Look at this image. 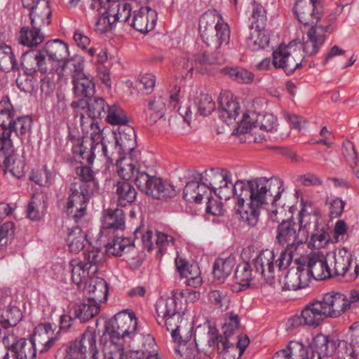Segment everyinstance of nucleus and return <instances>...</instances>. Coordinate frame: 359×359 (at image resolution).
<instances>
[{
  "instance_id": "obj_31",
  "label": "nucleus",
  "mask_w": 359,
  "mask_h": 359,
  "mask_svg": "<svg viewBox=\"0 0 359 359\" xmlns=\"http://www.w3.org/2000/svg\"><path fill=\"white\" fill-rule=\"evenodd\" d=\"M156 311L157 313L156 320L160 325H161L160 319L182 312V305L178 303V299L175 294L166 299H160L156 303Z\"/></svg>"
},
{
  "instance_id": "obj_58",
  "label": "nucleus",
  "mask_w": 359,
  "mask_h": 359,
  "mask_svg": "<svg viewBox=\"0 0 359 359\" xmlns=\"http://www.w3.org/2000/svg\"><path fill=\"white\" fill-rule=\"evenodd\" d=\"M39 50L27 51L21 58V67L25 74L32 76L37 71L39 72Z\"/></svg>"
},
{
  "instance_id": "obj_33",
  "label": "nucleus",
  "mask_w": 359,
  "mask_h": 359,
  "mask_svg": "<svg viewBox=\"0 0 359 359\" xmlns=\"http://www.w3.org/2000/svg\"><path fill=\"white\" fill-rule=\"evenodd\" d=\"M224 178L221 180V184L217 185L215 189V194L221 199L227 201L233 196H236L238 201H239V194L237 189V185L240 181L243 180H238L234 183L232 181V173L230 170L224 175Z\"/></svg>"
},
{
  "instance_id": "obj_27",
  "label": "nucleus",
  "mask_w": 359,
  "mask_h": 359,
  "mask_svg": "<svg viewBox=\"0 0 359 359\" xmlns=\"http://www.w3.org/2000/svg\"><path fill=\"white\" fill-rule=\"evenodd\" d=\"M302 313L304 324L312 327H318L327 318L319 299L313 300L306 304Z\"/></svg>"
},
{
  "instance_id": "obj_6",
  "label": "nucleus",
  "mask_w": 359,
  "mask_h": 359,
  "mask_svg": "<svg viewBox=\"0 0 359 359\" xmlns=\"http://www.w3.org/2000/svg\"><path fill=\"white\" fill-rule=\"evenodd\" d=\"M137 326V319L133 313L120 312L115 315L111 324L106 326L101 336V341H103L108 337L123 339L126 336L134 334Z\"/></svg>"
},
{
  "instance_id": "obj_48",
  "label": "nucleus",
  "mask_w": 359,
  "mask_h": 359,
  "mask_svg": "<svg viewBox=\"0 0 359 359\" xmlns=\"http://www.w3.org/2000/svg\"><path fill=\"white\" fill-rule=\"evenodd\" d=\"M227 170L221 168H211L198 174L196 179L214 191L217 186L221 184V180L224 177V175Z\"/></svg>"
},
{
  "instance_id": "obj_9",
  "label": "nucleus",
  "mask_w": 359,
  "mask_h": 359,
  "mask_svg": "<svg viewBox=\"0 0 359 359\" xmlns=\"http://www.w3.org/2000/svg\"><path fill=\"white\" fill-rule=\"evenodd\" d=\"M84 260H72L70 262L72 279L74 284L80 285L86 282L88 277L97 273V263L101 259L100 251L90 250L84 253Z\"/></svg>"
},
{
  "instance_id": "obj_37",
  "label": "nucleus",
  "mask_w": 359,
  "mask_h": 359,
  "mask_svg": "<svg viewBox=\"0 0 359 359\" xmlns=\"http://www.w3.org/2000/svg\"><path fill=\"white\" fill-rule=\"evenodd\" d=\"M219 118L228 125L236 121L240 110L239 103L233 100V97L222 98L219 107Z\"/></svg>"
},
{
  "instance_id": "obj_41",
  "label": "nucleus",
  "mask_w": 359,
  "mask_h": 359,
  "mask_svg": "<svg viewBox=\"0 0 359 359\" xmlns=\"http://www.w3.org/2000/svg\"><path fill=\"white\" fill-rule=\"evenodd\" d=\"M76 344L88 353L93 359H96L98 354L97 348V334L92 328L86 329L79 339L75 340Z\"/></svg>"
},
{
  "instance_id": "obj_60",
  "label": "nucleus",
  "mask_w": 359,
  "mask_h": 359,
  "mask_svg": "<svg viewBox=\"0 0 359 359\" xmlns=\"http://www.w3.org/2000/svg\"><path fill=\"white\" fill-rule=\"evenodd\" d=\"M83 57L78 55L70 59L65 60L61 65L60 74H63L69 71L72 74L73 79L74 76H77V74H84L83 72Z\"/></svg>"
},
{
  "instance_id": "obj_21",
  "label": "nucleus",
  "mask_w": 359,
  "mask_h": 359,
  "mask_svg": "<svg viewBox=\"0 0 359 359\" xmlns=\"http://www.w3.org/2000/svg\"><path fill=\"white\" fill-rule=\"evenodd\" d=\"M157 13L149 7H141L134 15L130 25L141 33L151 31L156 25Z\"/></svg>"
},
{
  "instance_id": "obj_54",
  "label": "nucleus",
  "mask_w": 359,
  "mask_h": 359,
  "mask_svg": "<svg viewBox=\"0 0 359 359\" xmlns=\"http://www.w3.org/2000/svg\"><path fill=\"white\" fill-rule=\"evenodd\" d=\"M86 241V235L85 233L80 227L75 226L69 232L66 241L69 250L76 254L84 248Z\"/></svg>"
},
{
  "instance_id": "obj_4",
  "label": "nucleus",
  "mask_w": 359,
  "mask_h": 359,
  "mask_svg": "<svg viewBox=\"0 0 359 359\" xmlns=\"http://www.w3.org/2000/svg\"><path fill=\"white\" fill-rule=\"evenodd\" d=\"M295 45V41L287 46L280 44L273 52L272 64L275 68H281L286 74H290L302 67L304 55L301 46L296 48Z\"/></svg>"
},
{
  "instance_id": "obj_16",
  "label": "nucleus",
  "mask_w": 359,
  "mask_h": 359,
  "mask_svg": "<svg viewBox=\"0 0 359 359\" xmlns=\"http://www.w3.org/2000/svg\"><path fill=\"white\" fill-rule=\"evenodd\" d=\"M254 117L257 118L256 114H252L250 116L248 114H244L241 121L238 129L242 133H250L253 128H259L261 130H264L266 133L272 132L276 130L277 126L276 118L271 114H266L260 116L259 119L254 121Z\"/></svg>"
},
{
  "instance_id": "obj_29",
  "label": "nucleus",
  "mask_w": 359,
  "mask_h": 359,
  "mask_svg": "<svg viewBox=\"0 0 359 359\" xmlns=\"http://www.w3.org/2000/svg\"><path fill=\"white\" fill-rule=\"evenodd\" d=\"M42 29L34 25L31 27H22L18 34V41L19 43L28 48H35L44 41V34Z\"/></svg>"
},
{
  "instance_id": "obj_52",
  "label": "nucleus",
  "mask_w": 359,
  "mask_h": 359,
  "mask_svg": "<svg viewBox=\"0 0 359 359\" xmlns=\"http://www.w3.org/2000/svg\"><path fill=\"white\" fill-rule=\"evenodd\" d=\"M0 70L5 72L18 70V64L11 48L0 45Z\"/></svg>"
},
{
  "instance_id": "obj_13",
  "label": "nucleus",
  "mask_w": 359,
  "mask_h": 359,
  "mask_svg": "<svg viewBox=\"0 0 359 359\" xmlns=\"http://www.w3.org/2000/svg\"><path fill=\"white\" fill-rule=\"evenodd\" d=\"M295 266L289 269L283 280L281 281L282 290H297L309 286L311 282L309 272L299 258L295 259Z\"/></svg>"
},
{
  "instance_id": "obj_23",
  "label": "nucleus",
  "mask_w": 359,
  "mask_h": 359,
  "mask_svg": "<svg viewBox=\"0 0 359 359\" xmlns=\"http://www.w3.org/2000/svg\"><path fill=\"white\" fill-rule=\"evenodd\" d=\"M115 149L118 155L130 153L136 146L135 130L130 126L118 127L114 131Z\"/></svg>"
},
{
  "instance_id": "obj_10",
  "label": "nucleus",
  "mask_w": 359,
  "mask_h": 359,
  "mask_svg": "<svg viewBox=\"0 0 359 359\" xmlns=\"http://www.w3.org/2000/svg\"><path fill=\"white\" fill-rule=\"evenodd\" d=\"M97 149L101 150L108 163H113L114 161L113 154H109L107 145L105 143L92 144L87 138H83L79 144L74 145L72 148L74 157L79 161L81 164L88 165L93 164Z\"/></svg>"
},
{
  "instance_id": "obj_62",
  "label": "nucleus",
  "mask_w": 359,
  "mask_h": 359,
  "mask_svg": "<svg viewBox=\"0 0 359 359\" xmlns=\"http://www.w3.org/2000/svg\"><path fill=\"white\" fill-rule=\"evenodd\" d=\"M217 16L214 12H205L199 20V31L201 32V38L204 36V33L208 34L210 32L215 29L216 25L221 22L217 20Z\"/></svg>"
},
{
  "instance_id": "obj_22",
  "label": "nucleus",
  "mask_w": 359,
  "mask_h": 359,
  "mask_svg": "<svg viewBox=\"0 0 359 359\" xmlns=\"http://www.w3.org/2000/svg\"><path fill=\"white\" fill-rule=\"evenodd\" d=\"M107 0L104 2L103 0H92L90 8L96 10L98 13V18L95 25V30L100 34L105 33L112 29L116 24L112 18V13L109 11V6L106 7Z\"/></svg>"
},
{
  "instance_id": "obj_40",
  "label": "nucleus",
  "mask_w": 359,
  "mask_h": 359,
  "mask_svg": "<svg viewBox=\"0 0 359 359\" xmlns=\"http://www.w3.org/2000/svg\"><path fill=\"white\" fill-rule=\"evenodd\" d=\"M47 198L41 192L33 194L27 205V217L32 221L39 220L46 209Z\"/></svg>"
},
{
  "instance_id": "obj_36",
  "label": "nucleus",
  "mask_w": 359,
  "mask_h": 359,
  "mask_svg": "<svg viewBox=\"0 0 359 359\" xmlns=\"http://www.w3.org/2000/svg\"><path fill=\"white\" fill-rule=\"evenodd\" d=\"M41 50L43 53L52 59L53 58L60 65L69 55L67 44L60 39L46 42Z\"/></svg>"
},
{
  "instance_id": "obj_8",
  "label": "nucleus",
  "mask_w": 359,
  "mask_h": 359,
  "mask_svg": "<svg viewBox=\"0 0 359 359\" xmlns=\"http://www.w3.org/2000/svg\"><path fill=\"white\" fill-rule=\"evenodd\" d=\"M299 262L306 267L311 280L312 278L317 280L332 278L330 261L327 260V253L325 255L321 251L313 252L299 257Z\"/></svg>"
},
{
  "instance_id": "obj_35",
  "label": "nucleus",
  "mask_w": 359,
  "mask_h": 359,
  "mask_svg": "<svg viewBox=\"0 0 359 359\" xmlns=\"http://www.w3.org/2000/svg\"><path fill=\"white\" fill-rule=\"evenodd\" d=\"M52 11L49 3L46 0L41 1L38 6L30 11L31 25H36L43 29L50 23Z\"/></svg>"
},
{
  "instance_id": "obj_53",
  "label": "nucleus",
  "mask_w": 359,
  "mask_h": 359,
  "mask_svg": "<svg viewBox=\"0 0 359 359\" xmlns=\"http://www.w3.org/2000/svg\"><path fill=\"white\" fill-rule=\"evenodd\" d=\"M103 225L106 229H124L125 215L122 209H109L104 217Z\"/></svg>"
},
{
  "instance_id": "obj_17",
  "label": "nucleus",
  "mask_w": 359,
  "mask_h": 359,
  "mask_svg": "<svg viewBox=\"0 0 359 359\" xmlns=\"http://www.w3.org/2000/svg\"><path fill=\"white\" fill-rule=\"evenodd\" d=\"M330 29V25H313L309 29L306 35L307 40L301 44V48L308 56L316 55L325 41L327 32Z\"/></svg>"
},
{
  "instance_id": "obj_25",
  "label": "nucleus",
  "mask_w": 359,
  "mask_h": 359,
  "mask_svg": "<svg viewBox=\"0 0 359 359\" xmlns=\"http://www.w3.org/2000/svg\"><path fill=\"white\" fill-rule=\"evenodd\" d=\"M191 332L192 330L190 331V336L187 339L179 337L177 340H173L175 343L178 344L175 348V353L179 354L183 359H194L198 351H203L205 353L209 351L208 349L205 348V346H208V343L203 346L202 342L201 341V344H199L196 338L194 339L195 342L191 341L192 337Z\"/></svg>"
},
{
  "instance_id": "obj_12",
  "label": "nucleus",
  "mask_w": 359,
  "mask_h": 359,
  "mask_svg": "<svg viewBox=\"0 0 359 359\" xmlns=\"http://www.w3.org/2000/svg\"><path fill=\"white\" fill-rule=\"evenodd\" d=\"M319 301L327 318H339L348 310L347 295L340 292H327Z\"/></svg>"
},
{
  "instance_id": "obj_11",
  "label": "nucleus",
  "mask_w": 359,
  "mask_h": 359,
  "mask_svg": "<svg viewBox=\"0 0 359 359\" xmlns=\"http://www.w3.org/2000/svg\"><path fill=\"white\" fill-rule=\"evenodd\" d=\"M293 10L299 22L306 26L318 25V22L323 14V6L319 0H299Z\"/></svg>"
},
{
  "instance_id": "obj_1",
  "label": "nucleus",
  "mask_w": 359,
  "mask_h": 359,
  "mask_svg": "<svg viewBox=\"0 0 359 359\" xmlns=\"http://www.w3.org/2000/svg\"><path fill=\"white\" fill-rule=\"evenodd\" d=\"M283 182L279 178L259 177L243 180L237 185L239 201L237 214L248 225L257 224L260 210L266 209L269 201L276 202L283 191Z\"/></svg>"
},
{
  "instance_id": "obj_18",
  "label": "nucleus",
  "mask_w": 359,
  "mask_h": 359,
  "mask_svg": "<svg viewBox=\"0 0 359 359\" xmlns=\"http://www.w3.org/2000/svg\"><path fill=\"white\" fill-rule=\"evenodd\" d=\"M3 343L8 347V349L13 352L16 359H34L37 350L25 338L16 340L14 334H9L4 337Z\"/></svg>"
},
{
  "instance_id": "obj_50",
  "label": "nucleus",
  "mask_w": 359,
  "mask_h": 359,
  "mask_svg": "<svg viewBox=\"0 0 359 359\" xmlns=\"http://www.w3.org/2000/svg\"><path fill=\"white\" fill-rule=\"evenodd\" d=\"M320 215H318V224L316 226L311 225L309 230L311 234L309 247L319 249L324 248L329 241V235L323 227H320Z\"/></svg>"
},
{
  "instance_id": "obj_59",
  "label": "nucleus",
  "mask_w": 359,
  "mask_h": 359,
  "mask_svg": "<svg viewBox=\"0 0 359 359\" xmlns=\"http://www.w3.org/2000/svg\"><path fill=\"white\" fill-rule=\"evenodd\" d=\"M107 123L114 126H128L129 122L124 111L117 104L108 107L106 114Z\"/></svg>"
},
{
  "instance_id": "obj_7",
  "label": "nucleus",
  "mask_w": 359,
  "mask_h": 359,
  "mask_svg": "<svg viewBox=\"0 0 359 359\" xmlns=\"http://www.w3.org/2000/svg\"><path fill=\"white\" fill-rule=\"evenodd\" d=\"M94 190L84 183H72L70 194L67 203V210L76 220L81 218L86 212L87 204Z\"/></svg>"
},
{
  "instance_id": "obj_46",
  "label": "nucleus",
  "mask_w": 359,
  "mask_h": 359,
  "mask_svg": "<svg viewBox=\"0 0 359 359\" xmlns=\"http://www.w3.org/2000/svg\"><path fill=\"white\" fill-rule=\"evenodd\" d=\"M116 193L118 196V204L121 206L133 203L137 194L135 187L127 181H118L116 183Z\"/></svg>"
},
{
  "instance_id": "obj_5",
  "label": "nucleus",
  "mask_w": 359,
  "mask_h": 359,
  "mask_svg": "<svg viewBox=\"0 0 359 359\" xmlns=\"http://www.w3.org/2000/svg\"><path fill=\"white\" fill-rule=\"evenodd\" d=\"M135 182L141 191L156 199L174 197L179 191L173 185L165 186L161 178L150 176L145 172H137Z\"/></svg>"
},
{
  "instance_id": "obj_34",
  "label": "nucleus",
  "mask_w": 359,
  "mask_h": 359,
  "mask_svg": "<svg viewBox=\"0 0 359 359\" xmlns=\"http://www.w3.org/2000/svg\"><path fill=\"white\" fill-rule=\"evenodd\" d=\"M256 273L255 271L253 272L250 263L243 262L239 264L235 271L234 277L236 285L233 286V290L239 292L248 288Z\"/></svg>"
},
{
  "instance_id": "obj_38",
  "label": "nucleus",
  "mask_w": 359,
  "mask_h": 359,
  "mask_svg": "<svg viewBox=\"0 0 359 359\" xmlns=\"http://www.w3.org/2000/svg\"><path fill=\"white\" fill-rule=\"evenodd\" d=\"M121 339L108 337L102 341L103 353L105 359H128L133 351L126 354L123 345L118 342Z\"/></svg>"
},
{
  "instance_id": "obj_28",
  "label": "nucleus",
  "mask_w": 359,
  "mask_h": 359,
  "mask_svg": "<svg viewBox=\"0 0 359 359\" xmlns=\"http://www.w3.org/2000/svg\"><path fill=\"white\" fill-rule=\"evenodd\" d=\"M84 290L89 294L88 299L97 303L105 302L107 300L109 287L104 279L100 277L91 278L88 285H85Z\"/></svg>"
},
{
  "instance_id": "obj_55",
  "label": "nucleus",
  "mask_w": 359,
  "mask_h": 359,
  "mask_svg": "<svg viewBox=\"0 0 359 359\" xmlns=\"http://www.w3.org/2000/svg\"><path fill=\"white\" fill-rule=\"evenodd\" d=\"M220 72L223 74L229 76L232 80L241 83H250L254 79V74L242 67H226L222 68Z\"/></svg>"
},
{
  "instance_id": "obj_39",
  "label": "nucleus",
  "mask_w": 359,
  "mask_h": 359,
  "mask_svg": "<svg viewBox=\"0 0 359 359\" xmlns=\"http://www.w3.org/2000/svg\"><path fill=\"white\" fill-rule=\"evenodd\" d=\"M236 265V258L233 255L227 257L217 258L213 265L212 273L215 279L223 283L231 273Z\"/></svg>"
},
{
  "instance_id": "obj_64",
  "label": "nucleus",
  "mask_w": 359,
  "mask_h": 359,
  "mask_svg": "<svg viewBox=\"0 0 359 359\" xmlns=\"http://www.w3.org/2000/svg\"><path fill=\"white\" fill-rule=\"evenodd\" d=\"M252 23L251 28L264 27L266 20V11L264 7L259 2L254 1L252 4Z\"/></svg>"
},
{
  "instance_id": "obj_63",
  "label": "nucleus",
  "mask_w": 359,
  "mask_h": 359,
  "mask_svg": "<svg viewBox=\"0 0 359 359\" xmlns=\"http://www.w3.org/2000/svg\"><path fill=\"white\" fill-rule=\"evenodd\" d=\"M334 352L339 359H356L353 346L346 340H334Z\"/></svg>"
},
{
  "instance_id": "obj_2",
  "label": "nucleus",
  "mask_w": 359,
  "mask_h": 359,
  "mask_svg": "<svg viewBox=\"0 0 359 359\" xmlns=\"http://www.w3.org/2000/svg\"><path fill=\"white\" fill-rule=\"evenodd\" d=\"M15 110L10 100L3 99L0 102V167L5 173L21 177L25 172V163L15 161V153L11 140V127L14 121Z\"/></svg>"
},
{
  "instance_id": "obj_14",
  "label": "nucleus",
  "mask_w": 359,
  "mask_h": 359,
  "mask_svg": "<svg viewBox=\"0 0 359 359\" xmlns=\"http://www.w3.org/2000/svg\"><path fill=\"white\" fill-rule=\"evenodd\" d=\"M327 260L330 261L332 278L345 276L348 277L353 266V257L347 248H342L327 253Z\"/></svg>"
},
{
  "instance_id": "obj_57",
  "label": "nucleus",
  "mask_w": 359,
  "mask_h": 359,
  "mask_svg": "<svg viewBox=\"0 0 359 359\" xmlns=\"http://www.w3.org/2000/svg\"><path fill=\"white\" fill-rule=\"evenodd\" d=\"M75 172L79 180L74 183H84L87 187H91L93 190L97 189L98 183L95 180V172L88 164H81L76 167Z\"/></svg>"
},
{
  "instance_id": "obj_3",
  "label": "nucleus",
  "mask_w": 359,
  "mask_h": 359,
  "mask_svg": "<svg viewBox=\"0 0 359 359\" xmlns=\"http://www.w3.org/2000/svg\"><path fill=\"white\" fill-rule=\"evenodd\" d=\"M318 219V213H310L302 208L298 214V231L292 217L282 219L276 227V242L285 247L287 252L295 254L299 247L307 241L311 226H316Z\"/></svg>"
},
{
  "instance_id": "obj_32",
  "label": "nucleus",
  "mask_w": 359,
  "mask_h": 359,
  "mask_svg": "<svg viewBox=\"0 0 359 359\" xmlns=\"http://www.w3.org/2000/svg\"><path fill=\"white\" fill-rule=\"evenodd\" d=\"M73 311L75 318L79 319L81 323H85L100 313V306L89 299L79 300L74 304Z\"/></svg>"
},
{
  "instance_id": "obj_20",
  "label": "nucleus",
  "mask_w": 359,
  "mask_h": 359,
  "mask_svg": "<svg viewBox=\"0 0 359 359\" xmlns=\"http://www.w3.org/2000/svg\"><path fill=\"white\" fill-rule=\"evenodd\" d=\"M216 344L222 359H240L242 355L238 347L230 344L229 340L223 339V337H219L216 330H210L208 333V349L213 348Z\"/></svg>"
},
{
  "instance_id": "obj_24",
  "label": "nucleus",
  "mask_w": 359,
  "mask_h": 359,
  "mask_svg": "<svg viewBox=\"0 0 359 359\" xmlns=\"http://www.w3.org/2000/svg\"><path fill=\"white\" fill-rule=\"evenodd\" d=\"M214 30L204 33L203 41L212 50H217L223 45H227L230 40V29L227 23L221 20Z\"/></svg>"
},
{
  "instance_id": "obj_56",
  "label": "nucleus",
  "mask_w": 359,
  "mask_h": 359,
  "mask_svg": "<svg viewBox=\"0 0 359 359\" xmlns=\"http://www.w3.org/2000/svg\"><path fill=\"white\" fill-rule=\"evenodd\" d=\"M342 154L355 176L359 179V157L353 142L346 141L343 143Z\"/></svg>"
},
{
  "instance_id": "obj_30",
  "label": "nucleus",
  "mask_w": 359,
  "mask_h": 359,
  "mask_svg": "<svg viewBox=\"0 0 359 359\" xmlns=\"http://www.w3.org/2000/svg\"><path fill=\"white\" fill-rule=\"evenodd\" d=\"M177 271L182 276L187 279V284L193 287H198L201 285L203 280L201 277V271L197 264H188V263L177 258L175 260Z\"/></svg>"
},
{
  "instance_id": "obj_44",
  "label": "nucleus",
  "mask_w": 359,
  "mask_h": 359,
  "mask_svg": "<svg viewBox=\"0 0 359 359\" xmlns=\"http://www.w3.org/2000/svg\"><path fill=\"white\" fill-rule=\"evenodd\" d=\"M111 154H114L112 152ZM115 160L114 156H113ZM116 172L118 175L123 179V181L128 182L130 180L135 181L137 172H141L136 168L134 161L130 157H118L116 159Z\"/></svg>"
},
{
  "instance_id": "obj_42",
  "label": "nucleus",
  "mask_w": 359,
  "mask_h": 359,
  "mask_svg": "<svg viewBox=\"0 0 359 359\" xmlns=\"http://www.w3.org/2000/svg\"><path fill=\"white\" fill-rule=\"evenodd\" d=\"M73 90L78 97H90L94 95L95 85L92 78L86 74L74 76Z\"/></svg>"
},
{
  "instance_id": "obj_15",
  "label": "nucleus",
  "mask_w": 359,
  "mask_h": 359,
  "mask_svg": "<svg viewBox=\"0 0 359 359\" xmlns=\"http://www.w3.org/2000/svg\"><path fill=\"white\" fill-rule=\"evenodd\" d=\"M57 340V334L50 323L39 324L34 330L30 342L39 353L48 352Z\"/></svg>"
},
{
  "instance_id": "obj_49",
  "label": "nucleus",
  "mask_w": 359,
  "mask_h": 359,
  "mask_svg": "<svg viewBox=\"0 0 359 359\" xmlns=\"http://www.w3.org/2000/svg\"><path fill=\"white\" fill-rule=\"evenodd\" d=\"M255 29L248 39V47L253 51H257L268 47L270 38L264 27H254Z\"/></svg>"
},
{
  "instance_id": "obj_45",
  "label": "nucleus",
  "mask_w": 359,
  "mask_h": 359,
  "mask_svg": "<svg viewBox=\"0 0 359 359\" xmlns=\"http://www.w3.org/2000/svg\"><path fill=\"white\" fill-rule=\"evenodd\" d=\"M334 340L330 339L324 334H318L313 339L311 350L316 352L318 359L331 355L335 350Z\"/></svg>"
},
{
  "instance_id": "obj_19",
  "label": "nucleus",
  "mask_w": 359,
  "mask_h": 359,
  "mask_svg": "<svg viewBox=\"0 0 359 359\" xmlns=\"http://www.w3.org/2000/svg\"><path fill=\"white\" fill-rule=\"evenodd\" d=\"M183 314L184 313L182 312L160 319L161 325L164 324L166 330L170 332L173 340H177L179 337L187 339L190 336L192 327L187 320L183 318Z\"/></svg>"
},
{
  "instance_id": "obj_43",
  "label": "nucleus",
  "mask_w": 359,
  "mask_h": 359,
  "mask_svg": "<svg viewBox=\"0 0 359 359\" xmlns=\"http://www.w3.org/2000/svg\"><path fill=\"white\" fill-rule=\"evenodd\" d=\"M167 98L161 95L155 97L147 103V108L144 109V114L147 122L152 125L163 117L165 109V101Z\"/></svg>"
},
{
  "instance_id": "obj_47",
  "label": "nucleus",
  "mask_w": 359,
  "mask_h": 359,
  "mask_svg": "<svg viewBox=\"0 0 359 359\" xmlns=\"http://www.w3.org/2000/svg\"><path fill=\"white\" fill-rule=\"evenodd\" d=\"M22 319V313L15 306L0 310V325L4 329L15 327Z\"/></svg>"
},
{
  "instance_id": "obj_51",
  "label": "nucleus",
  "mask_w": 359,
  "mask_h": 359,
  "mask_svg": "<svg viewBox=\"0 0 359 359\" xmlns=\"http://www.w3.org/2000/svg\"><path fill=\"white\" fill-rule=\"evenodd\" d=\"M107 5L109 11L112 13V18L115 22L121 21L128 22L129 25L131 22L130 18L131 16L132 8L131 5L126 2H108Z\"/></svg>"
},
{
  "instance_id": "obj_26",
  "label": "nucleus",
  "mask_w": 359,
  "mask_h": 359,
  "mask_svg": "<svg viewBox=\"0 0 359 359\" xmlns=\"http://www.w3.org/2000/svg\"><path fill=\"white\" fill-rule=\"evenodd\" d=\"M274 258L273 250L266 249L259 252L253 259L255 273H259L266 279L272 278L275 269Z\"/></svg>"
},
{
  "instance_id": "obj_61",
  "label": "nucleus",
  "mask_w": 359,
  "mask_h": 359,
  "mask_svg": "<svg viewBox=\"0 0 359 359\" xmlns=\"http://www.w3.org/2000/svg\"><path fill=\"white\" fill-rule=\"evenodd\" d=\"M84 104L88 105L90 116L97 119H101L106 116L108 107H109L102 97L90 98L88 102Z\"/></svg>"
}]
</instances>
